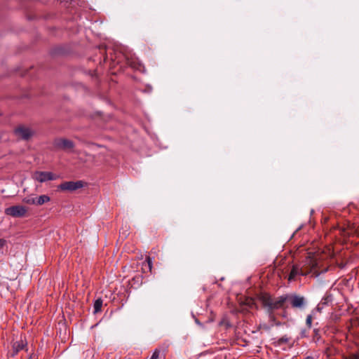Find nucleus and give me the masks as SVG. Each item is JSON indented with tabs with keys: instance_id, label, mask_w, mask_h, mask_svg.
Wrapping results in <instances>:
<instances>
[{
	"instance_id": "obj_1",
	"label": "nucleus",
	"mask_w": 359,
	"mask_h": 359,
	"mask_svg": "<svg viewBox=\"0 0 359 359\" xmlns=\"http://www.w3.org/2000/svg\"><path fill=\"white\" fill-rule=\"evenodd\" d=\"M260 301L269 313H273V311L279 309H287L288 308L285 294L276 298L269 294H263L260 297Z\"/></svg>"
},
{
	"instance_id": "obj_2",
	"label": "nucleus",
	"mask_w": 359,
	"mask_h": 359,
	"mask_svg": "<svg viewBox=\"0 0 359 359\" xmlns=\"http://www.w3.org/2000/svg\"><path fill=\"white\" fill-rule=\"evenodd\" d=\"M306 263L310 265V269L306 270L303 268L299 269L297 266H293V267L290 271L289 278H288L289 280H294L295 278V277L298 275L306 276L307 274H309V273H311L312 271L316 272V267L318 265L317 262L315 261L316 259L311 258V257H307L306 259Z\"/></svg>"
},
{
	"instance_id": "obj_3",
	"label": "nucleus",
	"mask_w": 359,
	"mask_h": 359,
	"mask_svg": "<svg viewBox=\"0 0 359 359\" xmlns=\"http://www.w3.org/2000/svg\"><path fill=\"white\" fill-rule=\"evenodd\" d=\"M286 299V304L288 308L290 306L294 309L302 310L306 305V300L304 297L296 294H285Z\"/></svg>"
},
{
	"instance_id": "obj_4",
	"label": "nucleus",
	"mask_w": 359,
	"mask_h": 359,
	"mask_svg": "<svg viewBox=\"0 0 359 359\" xmlns=\"http://www.w3.org/2000/svg\"><path fill=\"white\" fill-rule=\"evenodd\" d=\"M14 132L18 137L23 140H29L35 133L34 130L24 125H20L15 128Z\"/></svg>"
},
{
	"instance_id": "obj_5",
	"label": "nucleus",
	"mask_w": 359,
	"mask_h": 359,
	"mask_svg": "<svg viewBox=\"0 0 359 359\" xmlns=\"http://www.w3.org/2000/svg\"><path fill=\"white\" fill-rule=\"evenodd\" d=\"M27 208L23 205H13L5 209V214L13 217H23L26 215Z\"/></svg>"
},
{
	"instance_id": "obj_6",
	"label": "nucleus",
	"mask_w": 359,
	"mask_h": 359,
	"mask_svg": "<svg viewBox=\"0 0 359 359\" xmlns=\"http://www.w3.org/2000/svg\"><path fill=\"white\" fill-rule=\"evenodd\" d=\"M84 182L81 180L79 181H68L61 183L58 186V189L63 191L73 192L77 189L83 188Z\"/></svg>"
},
{
	"instance_id": "obj_7",
	"label": "nucleus",
	"mask_w": 359,
	"mask_h": 359,
	"mask_svg": "<svg viewBox=\"0 0 359 359\" xmlns=\"http://www.w3.org/2000/svg\"><path fill=\"white\" fill-rule=\"evenodd\" d=\"M54 145L57 149L65 151H72L74 147V144L72 140L64 138L55 140Z\"/></svg>"
},
{
	"instance_id": "obj_8",
	"label": "nucleus",
	"mask_w": 359,
	"mask_h": 359,
	"mask_svg": "<svg viewBox=\"0 0 359 359\" xmlns=\"http://www.w3.org/2000/svg\"><path fill=\"white\" fill-rule=\"evenodd\" d=\"M57 176L50 172H36L35 179L39 182H45L46 181L55 180Z\"/></svg>"
},
{
	"instance_id": "obj_9",
	"label": "nucleus",
	"mask_w": 359,
	"mask_h": 359,
	"mask_svg": "<svg viewBox=\"0 0 359 359\" xmlns=\"http://www.w3.org/2000/svg\"><path fill=\"white\" fill-rule=\"evenodd\" d=\"M27 346V342L23 340L16 341L13 342L12 346V351L10 352L11 357H15L19 351L25 349Z\"/></svg>"
},
{
	"instance_id": "obj_10",
	"label": "nucleus",
	"mask_w": 359,
	"mask_h": 359,
	"mask_svg": "<svg viewBox=\"0 0 359 359\" xmlns=\"http://www.w3.org/2000/svg\"><path fill=\"white\" fill-rule=\"evenodd\" d=\"M50 201V198L48 195H41L39 197H36V205H42Z\"/></svg>"
},
{
	"instance_id": "obj_11",
	"label": "nucleus",
	"mask_w": 359,
	"mask_h": 359,
	"mask_svg": "<svg viewBox=\"0 0 359 359\" xmlns=\"http://www.w3.org/2000/svg\"><path fill=\"white\" fill-rule=\"evenodd\" d=\"M102 299H100V298L96 299L95 302H94V306H93L94 311H93V313H97L100 312L101 310H102Z\"/></svg>"
},
{
	"instance_id": "obj_12",
	"label": "nucleus",
	"mask_w": 359,
	"mask_h": 359,
	"mask_svg": "<svg viewBox=\"0 0 359 359\" xmlns=\"http://www.w3.org/2000/svg\"><path fill=\"white\" fill-rule=\"evenodd\" d=\"M289 337H287L286 335L283 336L282 337L278 339L275 342L276 346H280L283 344H287L289 342Z\"/></svg>"
},
{
	"instance_id": "obj_13",
	"label": "nucleus",
	"mask_w": 359,
	"mask_h": 359,
	"mask_svg": "<svg viewBox=\"0 0 359 359\" xmlns=\"http://www.w3.org/2000/svg\"><path fill=\"white\" fill-rule=\"evenodd\" d=\"M321 339L320 331L318 329L313 330V341L318 343Z\"/></svg>"
},
{
	"instance_id": "obj_14",
	"label": "nucleus",
	"mask_w": 359,
	"mask_h": 359,
	"mask_svg": "<svg viewBox=\"0 0 359 359\" xmlns=\"http://www.w3.org/2000/svg\"><path fill=\"white\" fill-rule=\"evenodd\" d=\"M22 201L27 204L36 205V198H33L31 196L24 198L22 199Z\"/></svg>"
},
{
	"instance_id": "obj_15",
	"label": "nucleus",
	"mask_w": 359,
	"mask_h": 359,
	"mask_svg": "<svg viewBox=\"0 0 359 359\" xmlns=\"http://www.w3.org/2000/svg\"><path fill=\"white\" fill-rule=\"evenodd\" d=\"M312 320H313L312 316L311 315H308L307 317H306V325H307V327L309 328L311 327Z\"/></svg>"
},
{
	"instance_id": "obj_16",
	"label": "nucleus",
	"mask_w": 359,
	"mask_h": 359,
	"mask_svg": "<svg viewBox=\"0 0 359 359\" xmlns=\"http://www.w3.org/2000/svg\"><path fill=\"white\" fill-rule=\"evenodd\" d=\"M159 355H160V351L158 349H156L154 351V353H153V354H152V355H151L150 359H158L159 358Z\"/></svg>"
},
{
	"instance_id": "obj_17",
	"label": "nucleus",
	"mask_w": 359,
	"mask_h": 359,
	"mask_svg": "<svg viewBox=\"0 0 359 359\" xmlns=\"http://www.w3.org/2000/svg\"><path fill=\"white\" fill-rule=\"evenodd\" d=\"M330 297L329 296H327L324 298L322 299L321 302H320V304L322 306H325V305H327V302L330 301Z\"/></svg>"
},
{
	"instance_id": "obj_18",
	"label": "nucleus",
	"mask_w": 359,
	"mask_h": 359,
	"mask_svg": "<svg viewBox=\"0 0 359 359\" xmlns=\"http://www.w3.org/2000/svg\"><path fill=\"white\" fill-rule=\"evenodd\" d=\"M146 262H147V265H148L149 271H151V267H152V262H151V258L149 257H147L146 258Z\"/></svg>"
},
{
	"instance_id": "obj_19",
	"label": "nucleus",
	"mask_w": 359,
	"mask_h": 359,
	"mask_svg": "<svg viewBox=\"0 0 359 359\" xmlns=\"http://www.w3.org/2000/svg\"><path fill=\"white\" fill-rule=\"evenodd\" d=\"M344 359H359V354H351L349 356L345 358Z\"/></svg>"
},
{
	"instance_id": "obj_20",
	"label": "nucleus",
	"mask_w": 359,
	"mask_h": 359,
	"mask_svg": "<svg viewBox=\"0 0 359 359\" xmlns=\"http://www.w3.org/2000/svg\"><path fill=\"white\" fill-rule=\"evenodd\" d=\"M300 336L302 338H304L307 337V332L306 330H302L300 332Z\"/></svg>"
},
{
	"instance_id": "obj_21",
	"label": "nucleus",
	"mask_w": 359,
	"mask_h": 359,
	"mask_svg": "<svg viewBox=\"0 0 359 359\" xmlns=\"http://www.w3.org/2000/svg\"><path fill=\"white\" fill-rule=\"evenodd\" d=\"M286 310L287 309H283V312L282 313V317L284 318H286L287 317V312Z\"/></svg>"
},
{
	"instance_id": "obj_22",
	"label": "nucleus",
	"mask_w": 359,
	"mask_h": 359,
	"mask_svg": "<svg viewBox=\"0 0 359 359\" xmlns=\"http://www.w3.org/2000/svg\"><path fill=\"white\" fill-rule=\"evenodd\" d=\"M130 66H131L133 68H137V65L135 62H128Z\"/></svg>"
},
{
	"instance_id": "obj_23",
	"label": "nucleus",
	"mask_w": 359,
	"mask_h": 359,
	"mask_svg": "<svg viewBox=\"0 0 359 359\" xmlns=\"http://www.w3.org/2000/svg\"><path fill=\"white\" fill-rule=\"evenodd\" d=\"M269 316L271 320H273L274 323L276 321L274 316L273 315V313H269Z\"/></svg>"
},
{
	"instance_id": "obj_24",
	"label": "nucleus",
	"mask_w": 359,
	"mask_h": 359,
	"mask_svg": "<svg viewBox=\"0 0 359 359\" xmlns=\"http://www.w3.org/2000/svg\"><path fill=\"white\" fill-rule=\"evenodd\" d=\"M5 244V241L4 239H0V249L3 248Z\"/></svg>"
},
{
	"instance_id": "obj_25",
	"label": "nucleus",
	"mask_w": 359,
	"mask_h": 359,
	"mask_svg": "<svg viewBox=\"0 0 359 359\" xmlns=\"http://www.w3.org/2000/svg\"><path fill=\"white\" fill-rule=\"evenodd\" d=\"M323 306H322L320 304H319L318 306H317V309L318 311H320L322 309H323Z\"/></svg>"
},
{
	"instance_id": "obj_26",
	"label": "nucleus",
	"mask_w": 359,
	"mask_h": 359,
	"mask_svg": "<svg viewBox=\"0 0 359 359\" xmlns=\"http://www.w3.org/2000/svg\"><path fill=\"white\" fill-rule=\"evenodd\" d=\"M275 325H276V326H280V325H281V323H280V322H279V321H276V322H275Z\"/></svg>"
},
{
	"instance_id": "obj_27",
	"label": "nucleus",
	"mask_w": 359,
	"mask_h": 359,
	"mask_svg": "<svg viewBox=\"0 0 359 359\" xmlns=\"http://www.w3.org/2000/svg\"><path fill=\"white\" fill-rule=\"evenodd\" d=\"M305 359H315L313 356H307Z\"/></svg>"
}]
</instances>
